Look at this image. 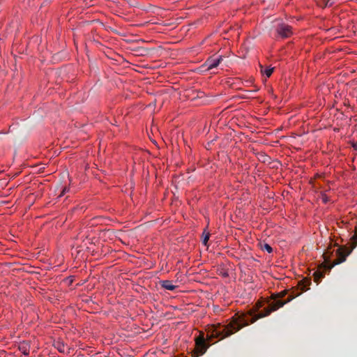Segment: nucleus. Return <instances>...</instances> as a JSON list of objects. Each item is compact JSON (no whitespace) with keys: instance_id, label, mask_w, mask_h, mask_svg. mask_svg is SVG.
I'll return each instance as SVG.
<instances>
[{"instance_id":"2eb2a0df","label":"nucleus","mask_w":357,"mask_h":357,"mask_svg":"<svg viewBox=\"0 0 357 357\" xmlns=\"http://www.w3.org/2000/svg\"><path fill=\"white\" fill-rule=\"evenodd\" d=\"M262 249L266 250L268 253H272L273 251V248L268 243H265L262 247Z\"/></svg>"},{"instance_id":"f03ea898","label":"nucleus","mask_w":357,"mask_h":357,"mask_svg":"<svg viewBox=\"0 0 357 357\" xmlns=\"http://www.w3.org/2000/svg\"><path fill=\"white\" fill-rule=\"evenodd\" d=\"M351 245L350 248H347L345 245L341 246L333 252H331V247L328 248L327 252L323 255L325 261L321 264L319 268L330 271L335 266L346 261L347 257L357 245V227L356 228L355 234L351 237Z\"/></svg>"},{"instance_id":"39448f33","label":"nucleus","mask_w":357,"mask_h":357,"mask_svg":"<svg viewBox=\"0 0 357 357\" xmlns=\"http://www.w3.org/2000/svg\"><path fill=\"white\" fill-rule=\"evenodd\" d=\"M275 31L277 36L282 39L290 38L294 33L292 26L285 23L278 24Z\"/></svg>"},{"instance_id":"20e7f679","label":"nucleus","mask_w":357,"mask_h":357,"mask_svg":"<svg viewBox=\"0 0 357 357\" xmlns=\"http://www.w3.org/2000/svg\"><path fill=\"white\" fill-rule=\"evenodd\" d=\"M209 345L206 344L204 335L201 334L195 339V348L192 351L191 357H199L206 353Z\"/></svg>"},{"instance_id":"ddd939ff","label":"nucleus","mask_w":357,"mask_h":357,"mask_svg":"<svg viewBox=\"0 0 357 357\" xmlns=\"http://www.w3.org/2000/svg\"><path fill=\"white\" fill-rule=\"evenodd\" d=\"M335 2L333 0H322L321 4L320 6L323 8L326 7H331L333 6Z\"/></svg>"},{"instance_id":"9d476101","label":"nucleus","mask_w":357,"mask_h":357,"mask_svg":"<svg viewBox=\"0 0 357 357\" xmlns=\"http://www.w3.org/2000/svg\"><path fill=\"white\" fill-rule=\"evenodd\" d=\"M54 347L60 353H64L65 350H66V345L61 340L59 339L54 342Z\"/></svg>"},{"instance_id":"412c9836","label":"nucleus","mask_w":357,"mask_h":357,"mask_svg":"<svg viewBox=\"0 0 357 357\" xmlns=\"http://www.w3.org/2000/svg\"><path fill=\"white\" fill-rule=\"evenodd\" d=\"M261 307V303H260V304H259V305H257V307H258V308H259V307Z\"/></svg>"},{"instance_id":"9b49d317","label":"nucleus","mask_w":357,"mask_h":357,"mask_svg":"<svg viewBox=\"0 0 357 357\" xmlns=\"http://www.w3.org/2000/svg\"><path fill=\"white\" fill-rule=\"evenodd\" d=\"M287 294V290H284V291H280V293L272 294L271 298V299H275V298L280 299V298H284Z\"/></svg>"},{"instance_id":"f3484780","label":"nucleus","mask_w":357,"mask_h":357,"mask_svg":"<svg viewBox=\"0 0 357 357\" xmlns=\"http://www.w3.org/2000/svg\"><path fill=\"white\" fill-rule=\"evenodd\" d=\"M69 190H70V188H69V187H68V186H65V187L63 188V190H62V191H61V194L59 195V197H62V196H63L66 193H67L68 192H69Z\"/></svg>"},{"instance_id":"6e6552de","label":"nucleus","mask_w":357,"mask_h":357,"mask_svg":"<svg viewBox=\"0 0 357 357\" xmlns=\"http://www.w3.org/2000/svg\"><path fill=\"white\" fill-rule=\"evenodd\" d=\"M160 283L163 289L169 291H174L177 287V286L173 284L172 281L168 280H161Z\"/></svg>"},{"instance_id":"dca6fc26","label":"nucleus","mask_w":357,"mask_h":357,"mask_svg":"<svg viewBox=\"0 0 357 357\" xmlns=\"http://www.w3.org/2000/svg\"><path fill=\"white\" fill-rule=\"evenodd\" d=\"M321 200H322L323 203H324V204H327L330 201L329 197L327 196V195L325 192L321 193Z\"/></svg>"},{"instance_id":"aec40b11","label":"nucleus","mask_w":357,"mask_h":357,"mask_svg":"<svg viewBox=\"0 0 357 357\" xmlns=\"http://www.w3.org/2000/svg\"><path fill=\"white\" fill-rule=\"evenodd\" d=\"M258 90H259V89H258V88H256V89H255V90H253L252 91L256 92V91H257Z\"/></svg>"},{"instance_id":"7ed1b4c3","label":"nucleus","mask_w":357,"mask_h":357,"mask_svg":"<svg viewBox=\"0 0 357 357\" xmlns=\"http://www.w3.org/2000/svg\"><path fill=\"white\" fill-rule=\"evenodd\" d=\"M311 284V279L305 278L300 280L298 283V288L301 289V291H298V288L295 290L292 291L291 295H290L287 300L282 301L280 306H284L285 304L291 301L296 297L300 296L302 292L306 291L310 289V285Z\"/></svg>"},{"instance_id":"f8f14e48","label":"nucleus","mask_w":357,"mask_h":357,"mask_svg":"<svg viewBox=\"0 0 357 357\" xmlns=\"http://www.w3.org/2000/svg\"><path fill=\"white\" fill-rule=\"evenodd\" d=\"M202 236H203L202 243L204 245H206L207 243L209 240V238H210V233L206 231V229H205L203 231Z\"/></svg>"},{"instance_id":"1a4fd4ad","label":"nucleus","mask_w":357,"mask_h":357,"mask_svg":"<svg viewBox=\"0 0 357 357\" xmlns=\"http://www.w3.org/2000/svg\"><path fill=\"white\" fill-rule=\"evenodd\" d=\"M312 276L314 277V282H317V284H319L321 282V279L324 278L325 273L324 271H322L319 269L317 271H314L312 273Z\"/></svg>"},{"instance_id":"a211bd4d","label":"nucleus","mask_w":357,"mask_h":357,"mask_svg":"<svg viewBox=\"0 0 357 357\" xmlns=\"http://www.w3.org/2000/svg\"><path fill=\"white\" fill-rule=\"evenodd\" d=\"M221 275L224 278H227L229 277V273H228V271H221L220 273Z\"/></svg>"},{"instance_id":"6ab92c4d","label":"nucleus","mask_w":357,"mask_h":357,"mask_svg":"<svg viewBox=\"0 0 357 357\" xmlns=\"http://www.w3.org/2000/svg\"><path fill=\"white\" fill-rule=\"evenodd\" d=\"M351 146L354 148V150H357V144L356 142H351Z\"/></svg>"},{"instance_id":"4468645a","label":"nucleus","mask_w":357,"mask_h":357,"mask_svg":"<svg viewBox=\"0 0 357 357\" xmlns=\"http://www.w3.org/2000/svg\"><path fill=\"white\" fill-rule=\"evenodd\" d=\"M274 68L268 67L263 72L264 75H265L267 77H270L273 73Z\"/></svg>"},{"instance_id":"4be33fe9","label":"nucleus","mask_w":357,"mask_h":357,"mask_svg":"<svg viewBox=\"0 0 357 357\" xmlns=\"http://www.w3.org/2000/svg\"><path fill=\"white\" fill-rule=\"evenodd\" d=\"M5 133H6V132H3V131L0 132V134H5Z\"/></svg>"},{"instance_id":"423d86ee","label":"nucleus","mask_w":357,"mask_h":357,"mask_svg":"<svg viewBox=\"0 0 357 357\" xmlns=\"http://www.w3.org/2000/svg\"><path fill=\"white\" fill-rule=\"evenodd\" d=\"M222 61V56L213 55L209 56L205 61L204 66L207 67L208 70H211L216 68Z\"/></svg>"},{"instance_id":"f257e3e1","label":"nucleus","mask_w":357,"mask_h":357,"mask_svg":"<svg viewBox=\"0 0 357 357\" xmlns=\"http://www.w3.org/2000/svg\"><path fill=\"white\" fill-rule=\"evenodd\" d=\"M272 300L273 301L268 303V307L264 308L263 311L257 314L252 312H249L248 314L238 312L231 317V321L227 324L218 323L208 326L207 339L209 341L215 338L222 340L236 333L242 328L253 324L257 319L270 315L271 312L282 307L280 305L281 304L280 299Z\"/></svg>"},{"instance_id":"0eeeda50","label":"nucleus","mask_w":357,"mask_h":357,"mask_svg":"<svg viewBox=\"0 0 357 357\" xmlns=\"http://www.w3.org/2000/svg\"><path fill=\"white\" fill-rule=\"evenodd\" d=\"M30 347V343L29 341H22L19 343L18 349L24 356H29Z\"/></svg>"}]
</instances>
